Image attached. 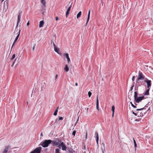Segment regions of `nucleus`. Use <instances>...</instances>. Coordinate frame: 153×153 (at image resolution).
<instances>
[{"mask_svg": "<svg viewBox=\"0 0 153 153\" xmlns=\"http://www.w3.org/2000/svg\"><path fill=\"white\" fill-rule=\"evenodd\" d=\"M76 133V131H74L73 132H72V135L74 136H75V134Z\"/></svg>", "mask_w": 153, "mask_h": 153, "instance_id": "72a5a7b5", "label": "nucleus"}, {"mask_svg": "<svg viewBox=\"0 0 153 153\" xmlns=\"http://www.w3.org/2000/svg\"><path fill=\"white\" fill-rule=\"evenodd\" d=\"M15 44H13V45H12V47H11V50H12V48H13L14 46V45Z\"/></svg>", "mask_w": 153, "mask_h": 153, "instance_id": "c03bdc74", "label": "nucleus"}, {"mask_svg": "<svg viewBox=\"0 0 153 153\" xmlns=\"http://www.w3.org/2000/svg\"><path fill=\"white\" fill-rule=\"evenodd\" d=\"M21 15L20 13H19V14L18 16L17 22V25L16 28V30L17 29L18 27V26L19 23L20 22L21 19Z\"/></svg>", "mask_w": 153, "mask_h": 153, "instance_id": "1a4fd4ad", "label": "nucleus"}, {"mask_svg": "<svg viewBox=\"0 0 153 153\" xmlns=\"http://www.w3.org/2000/svg\"><path fill=\"white\" fill-rule=\"evenodd\" d=\"M92 93L90 91H89L88 93V96L89 97H90Z\"/></svg>", "mask_w": 153, "mask_h": 153, "instance_id": "2f4dec72", "label": "nucleus"}, {"mask_svg": "<svg viewBox=\"0 0 153 153\" xmlns=\"http://www.w3.org/2000/svg\"><path fill=\"white\" fill-rule=\"evenodd\" d=\"M135 121H139V120L138 119H136L135 120Z\"/></svg>", "mask_w": 153, "mask_h": 153, "instance_id": "3c124183", "label": "nucleus"}, {"mask_svg": "<svg viewBox=\"0 0 153 153\" xmlns=\"http://www.w3.org/2000/svg\"><path fill=\"white\" fill-rule=\"evenodd\" d=\"M143 116V113L141 112L140 113V116H138V117H142Z\"/></svg>", "mask_w": 153, "mask_h": 153, "instance_id": "f704fd0d", "label": "nucleus"}, {"mask_svg": "<svg viewBox=\"0 0 153 153\" xmlns=\"http://www.w3.org/2000/svg\"><path fill=\"white\" fill-rule=\"evenodd\" d=\"M52 140H45L43 141L41 143V145L43 147H48L51 143Z\"/></svg>", "mask_w": 153, "mask_h": 153, "instance_id": "f03ea898", "label": "nucleus"}, {"mask_svg": "<svg viewBox=\"0 0 153 153\" xmlns=\"http://www.w3.org/2000/svg\"><path fill=\"white\" fill-rule=\"evenodd\" d=\"M35 45H36V44L34 45L33 46V51H34V48H35Z\"/></svg>", "mask_w": 153, "mask_h": 153, "instance_id": "49530a36", "label": "nucleus"}, {"mask_svg": "<svg viewBox=\"0 0 153 153\" xmlns=\"http://www.w3.org/2000/svg\"><path fill=\"white\" fill-rule=\"evenodd\" d=\"M134 99H136L138 97V94L137 91H135L134 92Z\"/></svg>", "mask_w": 153, "mask_h": 153, "instance_id": "412c9836", "label": "nucleus"}, {"mask_svg": "<svg viewBox=\"0 0 153 153\" xmlns=\"http://www.w3.org/2000/svg\"><path fill=\"white\" fill-rule=\"evenodd\" d=\"M59 108V107H58L56 109V110H55V111H54V113H53V115H54V116H56L57 115V113L58 112V109Z\"/></svg>", "mask_w": 153, "mask_h": 153, "instance_id": "4be33fe9", "label": "nucleus"}, {"mask_svg": "<svg viewBox=\"0 0 153 153\" xmlns=\"http://www.w3.org/2000/svg\"><path fill=\"white\" fill-rule=\"evenodd\" d=\"M20 30H19V32H18V34L17 35V36H16V38L15 39V40H17L19 37V36L20 35Z\"/></svg>", "mask_w": 153, "mask_h": 153, "instance_id": "393cba45", "label": "nucleus"}, {"mask_svg": "<svg viewBox=\"0 0 153 153\" xmlns=\"http://www.w3.org/2000/svg\"><path fill=\"white\" fill-rule=\"evenodd\" d=\"M64 69L66 72H67L69 71V68L67 65H66Z\"/></svg>", "mask_w": 153, "mask_h": 153, "instance_id": "aec40b11", "label": "nucleus"}, {"mask_svg": "<svg viewBox=\"0 0 153 153\" xmlns=\"http://www.w3.org/2000/svg\"><path fill=\"white\" fill-rule=\"evenodd\" d=\"M78 120V119H77V121Z\"/></svg>", "mask_w": 153, "mask_h": 153, "instance_id": "0e129e2a", "label": "nucleus"}, {"mask_svg": "<svg viewBox=\"0 0 153 153\" xmlns=\"http://www.w3.org/2000/svg\"><path fill=\"white\" fill-rule=\"evenodd\" d=\"M58 147L59 149H61L62 147V149L63 151H66L67 149V147L65 144L63 142L60 143V145L58 146Z\"/></svg>", "mask_w": 153, "mask_h": 153, "instance_id": "39448f33", "label": "nucleus"}, {"mask_svg": "<svg viewBox=\"0 0 153 153\" xmlns=\"http://www.w3.org/2000/svg\"><path fill=\"white\" fill-rule=\"evenodd\" d=\"M88 108H87V112L88 111Z\"/></svg>", "mask_w": 153, "mask_h": 153, "instance_id": "680f3d73", "label": "nucleus"}, {"mask_svg": "<svg viewBox=\"0 0 153 153\" xmlns=\"http://www.w3.org/2000/svg\"><path fill=\"white\" fill-rule=\"evenodd\" d=\"M59 120H62L63 119V117H59Z\"/></svg>", "mask_w": 153, "mask_h": 153, "instance_id": "4c0bfd02", "label": "nucleus"}, {"mask_svg": "<svg viewBox=\"0 0 153 153\" xmlns=\"http://www.w3.org/2000/svg\"><path fill=\"white\" fill-rule=\"evenodd\" d=\"M132 113L133 114H134L135 116H137V114L136 113L134 112L133 111H132Z\"/></svg>", "mask_w": 153, "mask_h": 153, "instance_id": "e433bc0d", "label": "nucleus"}, {"mask_svg": "<svg viewBox=\"0 0 153 153\" xmlns=\"http://www.w3.org/2000/svg\"><path fill=\"white\" fill-rule=\"evenodd\" d=\"M15 57V54H13V56H12V58H11V60H13V59Z\"/></svg>", "mask_w": 153, "mask_h": 153, "instance_id": "c756f323", "label": "nucleus"}, {"mask_svg": "<svg viewBox=\"0 0 153 153\" xmlns=\"http://www.w3.org/2000/svg\"><path fill=\"white\" fill-rule=\"evenodd\" d=\"M44 21L43 20L39 22V27H41L43 26L44 24Z\"/></svg>", "mask_w": 153, "mask_h": 153, "instance_id": "4468645a", "label": "nucleus"}, {"mask_svg": "<svg viewBox=\"0 0 153 153\" xmlns=\"http://www.w3.org/2000/svg\"><path fill=\"white\" fill-rule=\"evenodd\" d=\"M90 10L88 12L87 19V22L86 24V25L87 24L89 20V18H90Z\"/></svg>", "mask_w": 153, "mask_h": 153, "instance_id": "f3484780", "label": "nucleus"}, {"mask_svg": "<svg viewBox=\"0 0 153 153\" xmlns=\"http://www.w3.org/2000/svg\"><path fill=\"white\" fill-rule=\"evenodd\" d=\"M136 90V87H135V90Z\"/></svg>", "mask_w": 153, "mask_h": 153, "instance_id": "e2e57ef3", "label": "nucleus"}, {"mask_svg": "<svg viewBox=\"0 0 153 153\" xmlns=\"http://www.w3.org/2000/svg\"><path fill=\"white\" fill-rule=\"evenodd\" d=\"M146 112H145V113H146ZM144 113V114H145V113Z\"/></svg>", "mask_w": 153, "mask_h": 153, "instance_id": "69168bd1", "label": "nucleus"}, {"mask_svg": "<svg viewBox=\"0 0 153 153\" xmlns=\"http://www.w3.org/2000/svg\"><path fill=\"white\" fill-rule=\"evenodd\" d=\"M59 149H55V153H60L59 152Z\"/></svg>", "mask_w": 153, "mask_h": 153, "instance_id": "a878e982", "label": "nucleus"}, {"mask_svg": "<svg viewBox=\"0 0 153 153\" xmlns=\"http://www.w3.org/2000/svg\"><path fill=\"white\" fill-rule=\"evenodd\" d=\"M102 153H104V151H103L102 148Z\"/></svg>", "mask_w": 153, "mask_h": 153, "instance_id": "6e6d98bb", "label": "nucleus"}, {"mask_svg": "<svg viewBox=\"0 0 153 153\" xmlns=\"http://www.w3.org/2000/svg\"><path fill=\"white\" fill-rule=\"evenodd\" d=\"M145 82L147 83V88H150V87L151 85V81L148 80L147 78H146L145 80Z\"/></svg>", "mask_w": 153, "mask_h": 153, "instance_id": "6e6552de", "label": "nucleus"}, {"mask_svg": "<svg viewBox=\"0 0 153 153\" xmlns=\"http://www.w3.org/2000/svg\"><path fill=\"white\" fill-rule=\"evenodd\" d=\"M41 3L43 4L44 7H46V2L45 0H41Z\"/></svg>", "mask_w": 153, "mask_h": 153, "instance_id": "6ab92c4d", "label": "nucleus"}, {"mask_svg": "<svg viewBox=\"0 0 153 153\" xmlns=\"http://www.w3.org/2000/svg\"><path fill=\"white\" fill-rule=\"evenodd\" d=\"M114 112H113L112 115V117L114 116Z\"/></svg>", "mask_w": 153, "mask_h": 153, "instance_id": "13d9d810", "label": "nucleus"}, {"mask_svg": "<svg viewBox=\"0 0 153 153\" xmlns=\"http://www.w3.org/2000/svg\"><path fill=\"white\" fill-rule=\"evenodd\" d=\"M144 98L145 97L144 96L138 97L136 99L134 100V101L136 102L139 103L140 102L144 99ZM134 104L136 105H137V104L135 102H134Z\"/></svg>", "mask_w": 153, "mask_h": 153, "instance_id": "423d86ee", "label": "nucleus"}, {"mask_svg": "<svg viewBox=\"0 0 153 153\" xmlns=\"http://www.w3.org/2000/svg\"><path fill=\"white\" fill-rule=\"evenodd\" d=\"M146 105H145L143 108H141V109H142V110H143V109H146Z\"/></svg>", "mask_w": 153, "mask_h": 153, "instance_id": "37998d69", "label": "nucleus"}, {"mask_svg": "<svg viewBox=\"0 0 153 153\" xmlns=\"http://www.w3.org/2000/svg\"><path fill=\"white\" fill-rule=\"evenodd\" d=\"M40 135H41V136H43V134H42V133H41V134H40Z\"/></svg>", "mask_w": 153, "mask_h": 153, "instance_id": "4d7b16f0", "label": "nucleus"}, {"mask_svg": "<svg viewBox=\"0 0 153 153\" xmlns=\"http://www.w3.org/2000/svg\"><path fill=\"white\" fill-rule=\"evenodd\" d=\"M53 41V40H51V43H52V42Z\"/></svg>", "mask_w": 153, "mask_h": 153, "instance_id": "052dcab7", "label": "nucleus"}, {"mask_svg": "<svg viewBox=\"0 0 153 153\" xmlns=\"http://www.w3.org/2000/svg\"><path fill=\"white\" fill-rule=\"evenodd\" d=\"M150 88H149L147 90H146V91L143 93V94L146 95H148L149 94V91L150 90Z\"/></svg>", "mask_w": 153, "mask_h": 153, "instance_id": "dca6fc26", "label": "nucleus"}, {"mask_svg": "<svg viewBox=\"0 0 153 153\" xmlns=\"http://www.w3.org/2000/svg\"><path fill=\"white\" fill-rule=\"evenodd\" d=\"M115 108V107L114 106V105L112 106V107L111 110H112V112H114Z\"/></svg>", "mask_w": 153, "mask_h": 153, "instance_id": "c85d7f7f", "label": "nucleus"}, {"mask_svg": "<svg viewBox=\"0 0 153 153\" xmlns=\"http://www.w3.org/2000/svg\"><path fill=\"white\" fill-rule=\"evenodd\" d=\"M87 133L86 132L85 134V139H87Z\"/></svg>", "mask_w": 153, "mask_h": 153, "instance_id": "a19ab883", "label": "nucleus"}, {"mask_svg": "<svg viewBox=\"0 0 153 153\" xmlns=\"http://www.w3.org/2000/svg\"><path fill=\"white\" fill-rule=\"evenodd\" d=\"M144 79V76L143 75V73L142 72H141L140 71H139V72L138 76V77L137 79V84L138 86H140L141 84H140V83L139 82H137V81H138L139 80H143Z\"/></svg>", "mask_w": 153, "mask_h": 153, "instance_id": "7ed1b4c3", "label": "nucleus"}, {"mask_svg": "<svg viewBox=\"0 0 153 153\" xmlns=\"http://www.w3.org/2000/svg\"><path fill=\"white\" fill-rule=\"evenodd\" d=\"M57 76H58V75L57 74H56V76H55V79H56L57 78Z\"/></svg>", "mask_w": 153, "mask_h": 153, "instance_id": "603ef678", "label": "nucleus"}, {"mask_svg": "<svg viewBox=\"0 0 153 153\" xmlns=\"http://www.w3.org/2000/svg\"><path fill=\"white\" fill-rule=\"evenodd\" d=\"M67 153H73V149H71L68 148L67 149Z\"/></svg>", "mask_w": 153, "mask_h": 153, "instance_id": "a211bd4d", "label": "nucleus"}, {"mask_svg": "<svg viewBox=\"0 0 153 153\" xmlns=\"http://www.w3.org/2000/svg\"><path fill=\"white\" fill-rule=\"evenodd\" d=\"M142 110V109L141 108H140V109H136V111H140V110Z\"/></svg>", "mask_w": 153, "mask_h": 153, "instance_id": "79ce46f5", "label": "nucleus"}, {"mask_svg": "<svg viewBox=\"0 0 153 153\" xmlns=\"http://www.w3.org/2000/svg\"><path fill=\"white\" fill-rule=\"evenodd\" d=\"M29 25V22L28 21V22L27 23V26H28Z\"/></svg>", "mask_w": 153, "mask_h": 153, "instance_id": "864d4df0", "label": "nucleus"}, {"mask_svg": "<svg viewBox=\"0 0 153 153\" xmlns=\"http://www.w3.org/2000/svg\"><path fill=\"white\" fill-rule=\"evenodd\" d=\"M149 110H150V108H148V110H147V111H148Z\"/></svg>", "mask_w": 153, "mask_h": 153, "instance_id": "bf43d9fd", "label": "nucleus"}, {"mask_svg": "<svg viewBox=\"0 0 153 153\" xmlns=\"http://www.w3.org/2000/svg\"><path fill=\"white\" fill-rule=\"evenodd\" d=\"M135 78V76H134L133 77H132V81H133L134 80V79Z\"/></svg>", "mask_w": 153, "mask_h": 153, "instance_id": "a18cd8bd", "label": "nucleus"}, {"mask_svg": "<svg viewBox=\"0 0 153 153\" xmlns=\"http://www.w3.org/2000/svg\"><path fill=\"white\" fill-rule=\"evenodd\" d=\"M53 47H54V48H56V45L53 42Z\"/></svg>", "mask_w": 153, "mask_h": 153, "instance_id": "58836bf2", "label": "nucleus"}, {"mask_svg": "<svg viewBox=\"0 0 153 153\" xmlns=\"http://www.w3.org/2000/svg\"><path fill=\"white\" fill-rule=\"evenodd\" d=\"M54 48V51L55 52H57V53H59V50L58 49H57L56 47V48Z\"/></svg>", "mask_w": 153, "mask_h": 153, "instance_id": "bb28decb", "label": "nucleus"}, {"mask_svg": "<svg viewBox=\"0 0 153 153\" xmlns=\"http://www.w3.org/2000/svg\"><path fill=\"white\" fill-rule=\"evenodd\" d=\"M98 95H97V103H96V108L99 111V101H98Z\"/></svg>", "mask_w": 153, "mask_h": 153, "instance_id": "f8f14e48", "label": "nucleus"}, {"mask_svg": "<svg viewBox=\"0 0 153 153\" xmlns=\"http://www.w3.org/2000/svg\"><path fill=\"white\" fill-rule=\"evenodd\" d=\"M75 85L76 86H77L78 85V84L76 82L75 83Z\"/></svg>", "mask_w": 153, "mask_h": 153, "instance_id": "5fc2aeb1", "label": "nucleus"}, {"mask_svg": "<svg viewBox=\"0 0 153 153\" xmlns=\"http://www.w3.org/2000/svg\"><path fill=\"white\" fill-rule=\"evenodd\" d=\"M16 41H17V40H16L15 39V40L14 41L13 44H15V43Z\"/></svg>", "mask_w": 153, "mask_h": 153, "instance_id": "8fccbe9b", "label": "nucleus"}, {"mask_svg": "<svg viewBox=\"0 0 153 153\" xmlns=\"http://www.w3.org/2000/svg\"><path fill=\"white\" fill-rule=\"evenodd\" d=\"M65 57L67 59V61L69 63L70 62H71V60L69 57L68 54V53H66L65 54Z\"/></svg>", "mask_w": 153, "mask_h": 153, "instance_id": "ddd939ff", "label": "nucleus"}, {"mask_svg": "<svg viewBox=\"0 0 153 153\" xmlns=\"http://www.w3.org/2000/svg\"><path fill=\"white\" fill-rule=\"evenodd\" d=\"M10 147L9 145L6 146L5 147L4 150L3 151V153H7L8 152V149Z\"/></svg>", "mask_w": 153, "mask_h": 153, "instance_id": "9b49d317", "label": "nucleus"}, {"mask_svg": "<svg viewBox=\"0 0 153 153\" xmlns=\"http://www.w3.org/2000/svg\"><path fill=\"white\" fill-rule=\"evenodd\" d=\"M95 137L96 138V141L97 145H98V140H99V137L98 133L96 131L95 134Z\"/></svg>", "mask_w": 153, "mask_h": 153, "instance_id": "9d476101", "label": "nucleus"}, {"mask_svg": "<svg viewBox=\"0 0 153 153\" xmlns=\"http://www.w3.org/2000/svg\"><path fill=\"white\" fill-rule=\"evenodd\" d=\"M130 104H131V106L133 107L134 108H136V105H134L132 102H130Z\"/></svg>", "mask_w": 153, "mask_h": 153, "instance_id": "cd10ccee", "label": "nucleus"}, {"mask_svg": "<svg viewBox=\"0 0 153 153\" xmlns=\"http://www.w3.org/2000/svg\"><path fill=\"white\" fill-rule=\"evenodd\" d=\"M81 11H79L77 15V18L78 19L81 16Z\"/></svg>", "mask_w": 153, "mask_h": 153, "instance_id": "b1692460", "label": "nucleus"}, {"mask_svg": "<svg viewBox=\"0 0 153 153\" xmlns=\"http://www.w3.org/2000/svg\"><path fill=\"white\" fill-rule=\"evenodd\" d=\"M42 149V147L40 146L36 148L33 151L30 152V153H40Z\"/></svg>", "mask_w": 153, "mask_h": 153, "instance_id": "0eeeda50", "label": "nucleus"}, {"mask_svg": "<svg viewBox=\"0 0 153 153\" xmlns=\"http://www.w3.org/2000/svg\"><path fill=\"white\" fill-rule=\"evenodd\" d=\"M16 41H17V40H16L15 39V40L14 41L13 44H15V43Z\"/></svg>", "mask_w": 153, "mask_h": 153, "instance_id": "09e8293b", "label": "nucleus"}, {"mask_svg": "<svg viewBox=\"0 0 153 153\" xmlns=\"http://www.w3.org/2000/svg\"><path fill=\"white\" fill-rule=\"evenodd\" d=\"M54 140H52L51 144L53 146H57L58 147V146L60 145V143L61 142L62 140L58 138H54Z\"/></svg>", "mask_w": 153, "mask_h": 153, "instance_id": "20e7f679", "label": "nucleus"}, {"mask_svg": "<svg viewBox=\"0 0 153 153\" xmlns=\"http://www.w3.org/2000/svg\"><path fill=\"white\" fill-rule=\"evenodd\" d=\"M3 1L4 0H3L2 1L1 5H0V10L3 12L4 10L5 11L7 10L8 6V1L7 0H6L4 1V3L3 4L2 1Z\"/></svg>", "mask_w": 153, "mask_h": 153, "instance_id": "f257e3e1", "label": "nucleus"}, {"mask_svg": "<svg viewBox=\"0 0 153 153\" xmlns=\"http://www.w3.org/2000/svg\"><path fill=\"white\" fill-rule=\"evenodd\" d=\"M16 59L14 60V61L13 62V64H12V65H11V67H13V65H14V64L15 63V61L16 60Z\"/></svg>", "mask_w": 153, "mask_h": 153, "instance_id": "c9c22d12", "label": "nucleus"}, {"mask_svg": "<svg viewBox=\"0 0 153 153\" xmlns=\"http://www.w3.org/2000/svg\"><path fill=\"white\" fill-rule=\"evenodd\" d=\"M69 11H66V17H67L68 15H69Z\"/></svg>", "mask_w": 153, "mask_h": 153, "instance_id": "7c9ffc66", "label": "nucleus"}, {"mask_svg": "<svg viewBox=\"0 0 153 153\" xmlns=\"http://www.w3.org/2000/svg\"><path fill=\"white\" fill-rule=\"evenodd\" d=\"M71 5H70V6L68 7L67 9V11H70V10H71Z\"/></svg>", "mask_w": 153, "mask_h": 153, "instance_id": "473e14b6", "label": "nucleus"}, {"mask_svg": "<svg viewBox=\"0 0 153 153\" xmlns=\"http://www.w3.org/2000/svg\"><path fill=\"white\" fill-rule=\"evenodd\" d=\"M42 86L41 87V90H43L44 89H45V87H46V84H45V83H42Z\"/></svg>", "mask_w": 153, "mask_h": 153, "instance_id": "2eb2a0df", "label": "nucleus"}, {"mask_svg": "<svg viewBox=\"0 0 153 153\" xmlns=\"http://www.w3.org/2000/svg\"><path fill=\"white\" fill-rule=\"evenodd\" d=\"M134 86V85L131 86V89H130V90H132L133 89Z\"/></svg>", "mask_w": 153, "mask_h": 153, "instance_id": "ea45409f", "label": "nucleus"}, {"mask_svg": "<svg viewBox=\"0 0 153 153\" xmlns=\"http://www.w3.org/2000/svg\"><path fill=\"white\" fill-rule=\"evenodd\" d=\"M55 19L56 21L58 19V17H56L55 18Z\"/></svg>", "mask_w": 153, "mask_h": 153, "instance_id": "de8ad7c7", "label": "nucleus"}, {"mask_svg": "<svg viewBox=\"0 0 153 153\" xmlns=\"http://www.w3.org/2000/svg\"><path fill=\"white\" fill-rule=\"evenodd\" d=\"M133 141H134V146L135 147V150H136V147L137 146V143H136V141H135V139H134V138H133Z\"/></svg>", "mask_w": 153, "mask_h": 153, "instance_id": "5701e85b", "label": "nucleus"}]
</instances>
